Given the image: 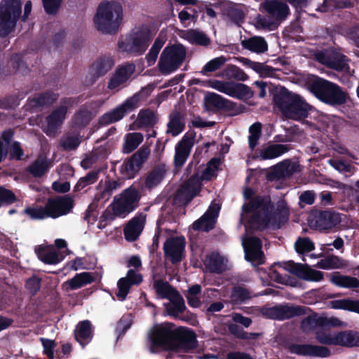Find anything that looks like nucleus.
Listing matches in <instances>:
<instances>
[{
	"label": "nucleus",
	"mask_w": 359,
	"mask_h": 359,
	"mask_svg": "<svg viewBox=\"0 0 359 359\" xmlns=\"http://www.w3.org/2000/svg\"><path fill=\"white\" fill-rule=\"evenodd\" d=\"M252 189L247 188L243 191L245 203L242 206L240 224H249L252 228L280 227L289 216V208L284 201H279L276 212L271 213V199L269 196H253Z\"/></svg>",
	"instance_id": "1"
},
{
	"label": "nucleus",
	"mask_w": 359,
	"mask_h": 359,
	"mask_svg": "<svg viewBox=\"0 0 359 359\" xmlns=\"http://www.w3.org/2000/svg\"><path fill=\"white\" fill-rule=\"evenodd\" d=\"M151 340L156 346H167L174 339L179 341V348L189 351L196 348L195 334L190 330L180 328L175 330L172 325L165 323L154 327Z\"/></svg>",
	"instance_id": "2"
},
{
	"label": "nucleus",
	"mask_w": 359,
	"mask_h": 359,
	"mask_svg": "<svg viewBox=\"0 0 359 359\" xmlns=\"http://www.w3.org/2000/svg\"><path fill=\"white\" fill-rule=\"evenodd\" d=\"M73 208V200L69 196L49 198L44 206L28 207L24 212L32 219H43L48 217L57 218L67 215Z\"/></svg>",
	"instance_id": "3"
},
{
	"label": "nucleus",
	"mask_w": 359,
	"mask_h": 359,
	"mask_svg": "<svg viewBox=\"0 0 359 359\" xmlns=\"http://www.w3.org/2000/svg\"><path fill=\"white\" fill-rule=\"evenodd\" d=\"M275 102L283 114L289 118L300 120L307 117L311 106L299 95L283 89Z\"/></svg>",
	"instance_id": "4"
},
{
	"label": "nucleus",
	"mask_w": 359,
	"mask_h": 359,
	"mask_svg": "<svg viewBox=\"0 0 359 359\" xmlns=\"http://www.w3.org/2000/svg\"><path fill=\"white\" fill-rule=\"evenodd\" d=\"M122 20V8L115 2L100 5L94 18L98 31L104 34L116 32Z\"/></svg>",
	"instance_id": "5"
},
{
	"label": "nucleus",
	"mask_w": 359,
	"mask_h": 359,
	"mask_svg": "<svg viewBox=\"0 0 359 359\" xmlns=\"http://www.w3.org/2000/svg\"><path fill=\"white\" fill-rule=\"evenodd\" d=\"M309 90L320 100L331 105L342 104L348 97L337 84L321 79H315L309 86Z\"/></svg>",
	"instance_id": "6"
},
{
	"label": "nucleus",
	"mask_w": 359,
	"mask_h": 359,
	"mask_svg": "<svg viewBox=\"0 0 359 359\" xmlns=\"http://www.w3.org/2000/svg\"><path fill=\"white\" fill-rule=\"evenodd\" d=\"M151 38L148 29H139L120 38L118 43V51L129 55H142L147 48Z\"/></svg>",
	"instance_id": "7"
},
{
	"label": "nucleus",
	"mask_w": 359,
	"mask_h": 359,
	"mask_svg": "<svg viewBox=\"0 0 359 359\" xmlns=\"http://www.w3.org/2000/svg\"><path fill=\"white\" fill-rule=\"evenodd\" d=\"M20 0H1L0 3V36H7L15 28L21 13Z\"/></svg>",
	"instance_id": "8"
},
{
	"label": "nucleus",
	"mask_w": 359,
	"mask_h": 359,
	"mask_svg": "<svg viewBox=\"0 0 359 359\" xmlns=\"http://www.w3.org/2000/svg\"><path fill=\"white\" fill-rule=\"evenodd\" d=\"M140 196L138 191L134 188H129L124 191L118 198L114 199L110 207L113 215H109L107 212L104 216L107 219L113 220L116 217L124 218L137 206Z\"/></svg>",
	"instance_id": "9"
},
{
	"label": "nucleus",
	"mask_w": 359,
	"mask_h": 359,
	"mask_svg": "<svg viewBox=\"0 0 359 359\" xmlns=\"http://www.w3.org/2000/svg\"><path fill=\"white\" fill-rule=\"evenodd\" d=\"M154 288L158 297L170 300L169 303L165 304L166 311L169 315L177 316L178 313L184 310L185 305L183 298L167 282L160 279L155 280Z\"/></svg>",
	"instance_id": "10"
},
{
	"label": "nucleus",
	"mask_w": 359,
	"mask_h": 359,
	"mask_svg": "<svg viewBox=\"0 0 359 359\" xmlns=\"http://www.w3.org/2000/svg\"><path fill=\"white\" fill-rule=\"evenodd\" d=\"M186 57L183 46L177 44L167 46L161 54L158 68L163 74H168L178 69Z\"/></svg>",
	"instance_id": "11"
},
{
	"label": "nucleus",
	"mask_w": 359,
	"mask_h": 359,
	"mask_svg": "<svg viewBox=\"0 0 359 359\" xmlns=\"http://www.w3.org/2000/svg\"><path fill=\"white\" fill-rule=\"evenodd\" d=\"M140 95L135 94L126 100L110 111L104 114L100 119L101 124L107 125L122 119L125 115L140 107Z\"/></svg>",
	"instance_id": "12"
},
{
	"label": "nucleus",
	"mask_w": 359,
	"mask_h": 359,
	"mask_svg": "<svg viewBox=\"0 0 359 359\" xmlns=\"http://www.w3.org/2000/svg\"><path fill=\"white\" fill-rule=\"evenodd\" d=\"M150 154L149 147H142L134 154L121 167V173L126 178H133Z\"/></svg>",
	"instance_id": "13"
},
{
	"label": "nucleus",
	"mask_w": 359,
	"mask_h": 359,
	"mask_svg": "<svg viewBox=\"0 0 359 359\" xmlns=\"http://www.w3.org/2000/svg\"><path fill=\"white\" fill-rule=\"evenodd\" d=\"M316 57L323 65L336 70H345L348 67L346 57L333 50H326L316 53Z\"/></svg>",
	"instance_id": "14"
},
{
	"label": "nucleus",
	"mask_w": 359,
	"mask_h": 359,
	"mask_svg": "<svg viewBox=\"0 0 359 359\" xmlns=\"http://www.w3.org/2000/svg\"><path fill=\"white\" fill-rule=\"evenodd\" d=\"M245 258L254 264H261L264 262V254L262 251V244L259 238L253 236L243 238Z\"/></svg>",
	"instance_id": "15"
},
{
	"label": "nucleus",
	"mask_w": 359,
	"mask_h": 359,
	"mask_svg": "<svg viewBox=\"0 0 359 359\" xmlns=\"http://www.w3.org/2000/svg\"><path fill=\"white\" fill-rule=\"evenodd\" d=\"M196 136L194 133H187L175 147L174 163L175 168H181L187 161L191 148L195 144Z\"/></svg>",
	"instance_id": "16"
},
{
	"label": "nucleus",
	"mask_w": 359,
	"mask_h": 359,
	"mask_svg": "<svg viewBox=\"0 0 359 359\" xmlns=\"http://www.w3.org/2000/svg\"><path fill=\"white\" fill-rule=\"evenodd\" d=\"M306 308L280 306L262 309V314L270 318L285 319L306 313Z\"/></svg>",
	"instance_id": "17"
},
{
	"label": "nucleus",
	"mask_w": 359,
	"mask_h": 359,
	"mask_svg": "<svg viewBox=\"0 0 359 359\" xmlns=\"http://www.w3.org/2000/svg\"><path fill=\"white\" fill-rule=\"evenodd\" d=\"M147 217V214L140 212L128 222L123 229L128 241H135L139 238L146 224Z\"/></svg>",
	"instance_id": "18"
},
{
	"label": "nucleus",
	"mask_w": 359,
	"mask_h": 359,
	"mask_svg": "<svg viewBox=\"0 0 359 359\" xmlns=\"http://www.w3.org/2000/svg\"><path fill=\"white\" fill-rule=\"evenodd\" d=\"M185 241L182 237H172L166 240L163 249L165 257L172 263L181 261Z\"/></svg>",
	"instance_id": "19"
},
{
	"label": "nucleus",
	"mask_w": 359,
	"mask_h": 359,
	"mask_svg": "<svg viewBox=\"0 0 359 359\" xmlns=\"http://www.w3.org/2000/svg\"><path fill=\"white\" fill-rule=\"evenodd\" d=\"M220 206L216 203H212L206 212L193 224V229L208 231L215 226L217 217L219 215Z\"/></svg>",
	"instance_id": "20"
},
{
	"label": "nucleus",
	"mask_w": 359,
	"mask_h": 359,
	"mask_svg": "<svg viewBox=\"0 0 359 359\" xmlns=\"http://www.w3.org/2000/svg\"><path fill=\"white\" fill-rule=\"evenodd\" d=\"M71 104V100L66 99L62 102L61 105L55 109L47 117L46 133L49 135L54 134L55 129L60 127L65 118L67 111V107Z\"/></svg>",
	"instance_id": "21"
},
{
	"label": "nucleus",
	"mask_w": 359,
	"mask_h": 359,
	"mask_svg": "<svg viewBox=\"0 0 359 359\" xmlns=\"http://www.w3.org/2000/svg\"><path fill=\"white\" fill-rule=\"evenodd\" d=\"M286 269L300 278L309 281H320L323 278L321 271L312 269L303 264L289 262Z\"/></svg>",
	"instance_id": "22"
},
{
	"label": "nucleus",
	"mask_w": 359,
	"mask_h": 359,
	"mask_svg": "<svg viewBox=\"0 0 359 359\" xmlns=\"http://www.w3.org/2000/svg\"><path fill=\"white\" fill-rule=\"evenodd\" d=\"M142 281V276L140 273L134 270H129L126 276L121 278L117 283L118 291L116 293L118 298L123 301L127 296L132 285H138Z\"/></svg>",
	"instance_id": "23"
},
{
	"label": "nucleus",
	"mask_w": 359,
	"mask_h": 359,
	"mask_svg": "<svg viewBox=\"0 0 359 359\" xmlns=\"http://www.w3.org/2000/svg\"><path fill=\"white\" fill-rule=\"evenodd\" d=\"M262 6L277 24L284 20L289 14L288 6L277 0L266 1L263 3Z\"/></svg>",
	"instance_id": "24"
},
{
	"label": "nucleus",
	"mask_w": 359,
	"mask_h": 359,
	"mask_svg": "<svg viewBox=\"0 0 359 359\" xmlns=\"http://www.w3.org/2000/svg\"><path fill=\"white\" fill-rule=\"evenodd\" d=\"M207 86L233 97L238 96L240 93L246 88V86L242 83L225 82L215 79L208 81Z\"/></svg>",
	"instance_id": "25"
},
{
	"label": "nucleus",
	"mask_w": 359,
	"mask_h": 359,
	"mask_svg": "<svg viewBox=\"0 0 359 359\" xmlns=\"http://www.w3.org/2000/svg\"><path fill=\"white\" fill-rule=\"evenodd\" d=\"M135 66L133 64H127L119 67L111 77L108 88L116 90L126 83L135 72Z\"/></svg>",
	"instance_id": "26"
},
{
	"label": "nucleus",
	"mask_w": 359,
	"mask_h": 359,
	"mask_svg": "<svg viewBox=\"0 0 359 359\" xmlns=\"http://www.w3.org/2000/svg\"><path fill=\"white\" fill-rule=\"evenodd\" d=\"M95 276L89 272H82L76 274L72 278L65 281L62 287L67 290H75L89 285L95 281Z\"/></svg>",
	"instance_id": "27"
},
{
	"label": "nucleus",
	"mask_w": 359,
	"mask_h": 359,
	"mask_svg": "<svg viewBox=\"0 0 359 359\" xmlns=\"http://www.w3.org/2000/svg\"><path fill=\"white\" fill-rule=\"evenodd\" d=\"M113 66L114 61L109 57H103L97 60L89 69V75L93 77L92 81L107 74Z\"/></svg>",
	"instance_id": "28"
},
{
	"label": "nucleus",
	"mask_w": 359,
	"mask_h": 359,
	"mask_svg": "<svg viewBox=\"0 0 359 359\" xmlns=\"http://www.w3.org/2000/svg\"><path fill=\"white\" fill-rule=\"evenodd\" d=\"M292 352L304 355L319 357H327L330 355V350L324 346L311 345H294L291 348Z\"/></svg>",
	"instance_id": "29"
},
{
	"label": "nucleus",
	"mask_w": 359,
	"mask_h": 359,
	"mask_svg": "<svg viewBox=\"0 0 359 359\" xmlns=\"http://www.w3.org/2000/svg\"><path fill=\"white\" fill-rule=\"evenodd\" d=\"M198 173L185 182L178 191V195L186 200H191L201 189Z\"/></svg>",
	"instance_id": "30"
},
{
	"label": "nucleus",
	"mask_w": 359,
	"mask_h": 359,
	"mask_svg": "<svg viewBox=\"0 0 359 359\" xmlns=\"http://www.w3.org/2000/svg\"><path fill=\"white\" fill-rule=\"evenodd\" d=\"M335 345L345 347L359 346V333L353 330H346L336 333Z\"/></svg>",
	"instance_id": "31"
},
{
	"label": "nucleus",
	"mask_w": 359,
	"mask_h": 359,
	"mask_svg": "<svg viewBox=\"0 0 359 359\" xmlns=\"http://www.w3.org/2000/svg\"><path fill=\"white\" fill-rule=\"evenodd\" d=\"M36 253L39 258L48 264H57L63 259V257L53 248L40 246L37 248Z\"/></svg>",
	"instance_id": "32"
},
{
	"label": "nucleus",
	"mask_w": 359,
	"mask_h": 359,
	"mask_svg": "<svg viewBox=\"0 0 359 359\" xmlns=\"http://www.w3.org/2000/svg\"><path fill=\"white\" fill-rule=\"evenodd\" d=\"M288 148L283 144H269L263 146L259 150V157L262 160L272 159L287 152Z\"/></svg>",
	"instance_id": "33"
},
{
	"label": "nucleus",
	"mask_w": 359,
	"mask_h": 359,
	"mask_svg": "<svg viewBox=\"0 0 359 359\" xmlns=\"http://www.w3.org/2000/svg\"><path fill=\"white\" fill-rule=\"evenodd\" d=\"M242 46L245 48L257 53H264L268 49L266 41L261 36H253L243 40L242 41Z\"/></svg>",
	"instance_id": "34"
},
{
	"label": "nucleus",
	"mask_w": 359,
	"mask_h": 359,
	"mask_svg": "<svg viewBox=\"0 0 359 359\" xmlns=\"http://www.w3.org/2000/svg\"><path fill=\"white\" fill-rule=\"evenodd\" d=\"M167 171L165 165L162 164L156 167L147 176L144 182L145 187L151 189L161 183Z\"/></svg>",
	"instance_id": "35"
},
{
	"label": "nucleus",
	"mask_w": 359,
	"mask_h": 359,
	"mask_svg": "<svg viewBox=\"0 0 359 359\" xmlns=\"http://www.w3.org/2000/svg\"><path fill=\"white\" fill-rule=\"evenodd\" d=\"M144 136L140 133H131L126 135L123 151L128 154L134 151L143 141Z\"/></svg>",
	"instance_id": "36"
},
{
	"label": "nucleus",
	"mask_w": 359,
	"mask_h": 359,
	"mask_svg": "<svg viewBox=\"0 0 359 359\" xmlns=\"http://www.w3.org/2000/svg\"><path fill=\"white\" fill-rule=\"evenodd\" d=\"M226 259L217 253H213L208 256L205 260V264L213 272H222L226 268Z\"/></svg>",
	"instance_id": "37"
},
{
	"label": "nucleus",
	"mask_w": 359,
	"mask_h": 359,
	"mask_svg": "<svg viewBox=\"0 0 359 359\" xmlns=\"http://www.w3.org/2000/svg\"><path fill=\"white\" fill-rule=\"evenodd\" d=\"M330 280L333 284L342 287H359V280L355 277L334 274L331 276Z\"/></svg>",
	"instance_id": "38"
},
{
	"label": "nucleus",
	"mask_w": 359,
	"mask_h": 359,
	"mask_svg": "<svg viewBox=\"0 0 359 359\" xmlns=\"http://www.w3.org/2000/svg\"><path fill=\"white\" fill-rule=\"evenodd\" d=\"M184 126L185 121L183 116L180 113H175L171 115L170 120L168 123L167 133L172 136H176L182 132Z\"/></svg>",
	"instance_id": "39"
},
{
	"label": "nucleus",
	"mask_w": 359,
	"mask_h": 359,
	"mask_svg": "<svg viewBox=\"0 0 359 359\" xmlns=\"http://www.w3.org/2000/svg\"><path fill=\"white\" fill-rule=\"evenodd\" d=\"M75 337L81 344L83 340L91 339L92 328L90 321L84 320L78 324L75 332Z\"/></svg>",
	"instance_id": "40"
},
{
	"label": "nucleus",
	"mask_w": 359,
	"mask_h": 359,
	"mask_svg": "<svg viewBox=\"0 0 359 359\" xmlns=\"http://www.w3.org/2000/svg\"><path fill=\"white\" fill-rule=\"evenodd\" d=\"M316 266L323 269H341L346 266L347 263L338 257L330 256L320 260Z\"/></svg>",
	"instance_id": "41"
},
{
	"label": "nucleus",
	"mask_w": 359,
	"mask_h": 359,
	"mask_svg": "<svg viewBox=\"0 0 359 359\" xmlns=\"http://www.w3.org/2000/svg\"><path fill=\"white\" fill-rule=\"evenodd\" d=\"M219 161L213 158L209 161V163L203 167H200L198 172H201L199 179L201 180H210L216 175V172L218 168Z\"/></svg>",
	"instance_id": "42"
},
{
	"label": "nucleus",
	"mask_w": 359,
	"mask_h": 359,
	"mask_svg": "<svg viewBox=\"0 0 359 359\" xmlns=\"http://www.w3.org/2000/svg\"><path fill=\"white\" fill-rule=\"evenodd\" d=\"M293 172V165L290 161H283L275 165L271 172L273 178L280 179L290 176Z\"/></svg>",
	"instance_id": "43"
},
{
	"label": "nucleus",
	"mask_w": 359,
	"mask_h": 359,
	"mask_svg": "<svg viewBox=\"0 0 359 359\" xmlns=\"http://www.w3.org/2000/svg\"><path fill=\"white\" fill-rule=\"evenodd\" d=\"M157 118L155 114L151 110H141L137 116V128L144 126H152L156 123Z\"/></svg>",
	"instance_id": "44"
},
{
	"label": "nucleus",
	"mask_w": 359,
	"mask_h": 359,
	"mask_svg": "<svg viewBox=\"0 0 359 359\" xmlns=\"http://www.w3.org/2000/svg\"><path fill=\"white\" fill-rule=\"evenodd\" d=\"M341 222L340 215L338 213L323 212L320 216V225L324 229H330Z\"/></svg>",
	"instance_id": "45"
},
{
	"label": "nucleus",
	"mask_w": 359,
	"mask_h": 359,
	"mask_svg": "<svg viewBox=\"0 0 359 359\" xmlns=\"http://www.w3.org/2000/svg\"><path fill=\"white\" fill-rule=\"evenodd\" d=\"M321 320V315L312 313L302 320L301 328L304 332H309L318 327H322Z\"/></svg>",
	"instance_id": "46"
},
{
	"label": "nucleus",
	"mask_w": 359,
	"mask_h": 359,
	"mask_svg": "<svg viewBox=\"0 0 359 359\" xmlns=\"http://www.w3.org/2000/svg\"><path fill=\"white\" fill-rule=\"evenodd\" d=\"M331 307L335 309H345L359 313V301L351 299L334 300L330 302Z\"/></svg>",
	"instance_id": "47"
},
{
	"label": "nucleus",
	"mask_w": 359,
	"mask_h": 359,
	"mask_svg": "<svg viewBox=\"0 0 359 359\" xmlns=\"http://www.w3.org/2000/svg\"><path fill=\"white\" fill-rule=\"evenodd\" d=\"M48 168V162L43 158H39L29 167L28 170L33 176L41 177Z\"/></svg>",
	"instance_id": "48"
},
{
	"label": "nucleus",
	"mask_w": 359,
	"mask_h": 359,
	"mask_svg": "<svg viewBox=\"0 0 359 359\" xmlns=\"http://www.w3.org/2000/svg\"><path fill=\"white\" fill-rule=\"evenodd\" d=\"M81 138L78 135L67 134L64 135L60 142V146L64 150H74L80 144Z\"/></svg>",
	"instance_id": "49"
},
{
	"label": "nucleus",
	"mask_w": 359,
	"mask_h": 359,
	"mask_svg": "<svg viewBox=\"0 0 359 359\" xmlns=\"http://www.w3.org/2000/svg\"><path fill=\"white\" fill-rule=\"evenodd\" d=\"M201 292V287L199 285H194L188 290L186 297L188 304L192 307H199L201 305V301L199 294Z\"/></svg>",
	"instance_id": "50"
},
{
	"label": "nucleus",
	"mask_w": 359,
	"mask_h": 359,
	"mask_svg": "<svg viewBox=\"0 0 359 359\" xmlns=\"http://www.w3.org/2000/svg\"><path fill=\"white\" fill-rule=\"evenodd\" d=\"M165 40L163 38H157L152 45L146 59L149 66L153 65L158 57V53L165 43Z\"/></svg>",
	"instance_id": "51"
},
{
	"label": "nucleus",
	"mask_w": 359,
	"mask_h": 359,
	"mask_svg": "<svg viewBox=\"0 0 359 359\" xmlns=\"http://www.w3.org/2000/svg\"><path fill=\"white\" fill-rule=\"evenodd\" d=\"M226 62V59L224 56L215 57L210 61H209L201 70V73L205 75L208 72H212L217 69H219L221 67H222L225 62Z\"/></svg>",
	"instance_id": "52"
},
{
	"label": "nucleus",
	"mask_w": 359,
	"mask_h": 359,
	"mask_svg": "<svg viewBox=\"0 0 359 359\" xmlns=\"http://www.w3.org/2000/svg\"><path fill=\"white\" fill-rule=\"evenodd\" d=\"M23 64L21 62L20 57L18 55H15L11 58L8 62L7 67H5L6 69H3L2 72L5 75L17 73L20 72V67Z\"/></svg>",
	"instance_id": "53"
},
{
	"label": "nucleus",
	"mask_w": 359,
	"mask_h": 359,
	"mask_svg": "<svg viewBox=\"0 0 359 359\" xmlns=\"http://www.w3.org/2000/svg\"><path fill=\"white\" fill-rule=\"evenodd\" d=\"M262 125L260 123H255L250 127V135L248 137L250 147L253 149L258 143L261 135Z\"/></svg>",
	"instance_id": "54"
},
{
	"label": "nucleus",
	"mask_w": 359,
	"mask_h": 359,
	"mask_svg": "<svg viewBox=\"0 0 359 359\" xmlns=\"http://www.w3.org/2000/svg\"><path fill=\"white\" fill-rule=\"evenodd\" d=\"M257 28L273 29L277 27V22L269 15V17L258 15L255 18Z\"/></svg>",
	"instance_id": "55"
},
{
	"label": "nucleus",
	"mask_w": 359,
	"mask_h": 359,
	"mask_svg": "<svg viewBox=\"0 0 359 359\" xmlns=\"http://www.w3.org/2000/svg\"><path fill=\"white\" fill-rule=\"evenodd\" d=\"M187 39L192 43H196L199 45H208L209 43V39L203 33L196 30H190L187 33Z\"/></svg>",
	"instance_id": "56"
},
{
	"label": "nucleus",
	"mask_w": 359,
	"mask_h": 359,
	"mask_svg": "<svg viewBox=\"0 0 359 359\" xmlns=\"http://www.w3.org/2000/svg\"><path fill=\"white\" fill-rule=\"evenodd\" d=\"M226 15L233 22L238 24L244 18V13L240 6L232 5L226 10Z\"/></svg>",
	"instance_id": "57"
},
{
	"label": "nucleus",
	"mask_w": 359,
	"mask_h": 359,
	"mask_svg": "<svg viewBox=\"0 0 359 359\" xmlns=\"http://www.w3.org/2000/svg\"><path fill=\"white\" fill-rule=\"evenodd\" d=\"M282 270L283 268L281 265L274 266L271 268L269 276L272 280L287 285L288 284L289 278L287 276L281 274L280 271Z\"/></svg>",
	"instance_id": "58"
},
{
	"label": "nucleus",
	"mask_w": 359,
	"mask_h": 359,
	"mask_svg": "<svg viewBox=\"0 0 359 359\" xmlns=\"http://www.w3.org/2000/svg\"><path fill=\"white\" fill-rule=\"evenodd\" d=\"M295 248L297 252L304 253L313 250L314 244L308 238H300L295 243Z\"/></svg>",
	"instance_id": "59"
},
{
	"label": "nucleus",
	"mask_w": 359,
	"mask_h": 359,
	"mask_svg": "<svg viewBox=\"0 0 359 359\" xmlns=\"http://www.w3.org/2000/svg\"><path fill=\"white\" fill-rule=\"evenodd\" d=\"M351 6L350 2H336L335 0H325L323 4L319 8L321 12H327L334 8H346Z\"/></svg>",
	"instance_id": "60"
},
{
	"label": "nucleus",
	"mask_w": 359,
	"mask_h": 359,
	"mask_svg": "<svg viewBox=\"0 0 359 359\" xmlns=\"http://www.w3.org/2000/svg\"><path fill=\"white\" fill-rule=\"evenodd\" d=\"M250 297V292L246 289L241 287H235L231 295V300L235 302H243Z\"/></svg>",
	"instance_id": "61"
},
{
	"label": "nucleus",
	"mask_w": 359,
	"mask_h": 359,
	"mask_svg": "<svg viewBox=\"0 0 359 359\" xmlns=\"http://www.w3.org/2000/svg\"><path fill=\"white\" fill-rule=\"evenodd\" d=\"M97 172L93 171L81 178L76 184V189H81L89 184H93L97 180Z\"/></svg>",
	"instance_id": "62"
},
{
	"label": "nucleus",
	"mask_w": 359,
	"mask_h": 359,
	"mask_svg": "<svg viewBox=\"0 0 359 359\" xmlns=\"http://www.w3.org/2000/svg\"><path fill=\"white\" fill-rule=\"evenodd\" d=\"M205 101L215 107L221 108L226 105V100L215 93H208L205 95Z\"/></svg>",
	"instance_id": "63"
},
{
	"label": "nucleus",
	"mask_w": 359,
	"mask_h": 359,
	"mask_svg": "<svg viewBox=\"0 0 359 359\" xmlns=\"http://www.w3.org/2000/svg\"><path fill=\"white\" fill-rule=\"evenodd\" d=\"M226 71L229 76L239 81H245L248 78L247 74L242 69L235 65H229Z\"/></svg>",
	"instance_id": "64"
}]
</instances>
